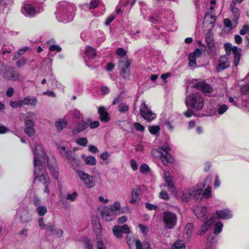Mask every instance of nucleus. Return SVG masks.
Returning <instances> with one entry per match:
<instances>
[{
	"label": "nucleus",
	"instance_id": "nucleus-5",
	"mask_svg": "<svg viewBox=\"0 0 249 249\" xmlns=\"http://www.w3.org/2000/svg\"><path fill=\"white\" fill-rule=\"evenodd\" d=\"M76 173L78 177L83 181L87 188L90 189L95 186L96 181L93 176L79 170L76 171Z\"/></svg>",
	"mask_w": 249,
	"mask_h": 249
},
{
	"label": "nucleus",
	"instance_id": "nucleus-28",
	"mask_svg": "<svg viewBox=\"0 0 249 249\" xmlns=\"http://www.w3.org/2000/svg\"><path fill=\"white\" fill-rule=\"evenodd\" d=\"M140 189L139 188H134L132 191L131 198L130 202L131 204H136L138 203L140 200Z\"/></svg>",
	"mask_w": 249,
	"mask_h": 249
},
{
	"label": "nucleus",
	"instance_id": "nucleus-61",
	"mask_svg": "<svg viewBox=\"0 0 249 249\" xmlns=\"http://www.w3.org/2000/svg\"><path fill=\"white\" fill-rule=\"evenodd\" d=\"M138 227L141 230V232L144 235H146L148 231V228L147 227L144 226L142 224H139L138 225Z\"/></svg>",
	"mask_w": 249,
	"mask_h": 249
},
{
	"label": "nucleus",
	"instance_id": "nucleus-3",
	"mask_svg": "<svg viewBox=\"0 0 249 249\" xmlns=\"http://www.w3.org/2000/svg\"><path fill=\"white\" fill-rule=\"evenodd\" d=\"M185 104L186 106L190 107L196 110H200L204 107V102L201 95L198 93L196 92L186 96Z\"/></svg>",
	"mask_w": 249,
	"mask_h": 249
},
{
	"label": "nucleus",
	"instance_id": "nucleus-32",
	"mask_svg": "<svg viewBox=\"0 0 249 249\" xmlns=\"http://www.w3.org/2000/svg\"><path fill=\"white\" fill-rule=\"evenodd\" d=\"M98 113L100 114V120L102 121L107 122L109 120L108 114L104 107H101L98 108Z\"/></svg>",
	"mask_w": 249,
	"mask_h": 249
},
{
	"label": "nucleus",
	"instance_id": "nucleus-38",
	"mask_svg": "<svg viewBox=\"0 0 249 249\" xmlns=\"http://www.w3.org/2000/svg\"><path fill=\"white\" fill-rule=\"evenodd\" d=\"M191 193H192V191L191 188L184 190L182 192L181 196L182 200L184 201H188L189 199L192 197Z\"/></svg>",
	"mask_w": 249,
	"mask_h": 249
},
{
	"label": "nucleus",
	"instance_id": "nucleus-37",
	"mask_svg": "<svg viewBox=\"0 0 249 249\" xmlns=\"http://www.w3.org/2000/svg\"><path fill=\"white\" fill-rule=\"evenodd\" d=\"M208 48L215 53L214 42L213 37L211 35H209L206 37Z\"/></svg>",
	"mask_w": 249,
	"mask_h": 249
},
{
	"label": "nucleus",
	"instance_id": "nucleus-40",
	"mask_svg": "<svg viewBox=\"0 0 249 249\" xmlns=\"http://www.w3.org/2000/svg\"><path fill=\"white\" fill-rule=\"evenodd\" d=\"M215 16L214 14L211 13H206L205 16V20L206 21L208 22L213 26L215 22Z\"/></svg>",
	"mask_w": 249,
	"mask_h": 249
},
{
	"label": "nucleus",
	"instance_id": "nucleus-49",
	"mask_svg": "<svg viewBox=\"0 0 249 249\" xmlns=\"http://www.w3.org/2000/svg\"><path fill=\"white\" fill-rule=\"evenodd\" d=\"M149 131L151 134L155 135L159 133L160 128L158 125L150 126L148 128Z\"/></svg>",
	"mask_w": 249,
	"mask_h": 249
},
{
	"label": "nucleus",
	"instance_id": "nucleus-63",
	"mask_svg": "<svg viewBox=\"0 0 249 249\" xmlns=\"http://www.w3.org/2000/svg\"><path fill=\"white\" fill-rule=\"evenodd\" d=\"M148 20L150 22H152L154 24H157L160 23L161 21V19L160 18H154L153 17H149L148 18Z\"/></svg>",
	"mask_w": 249,
	"mask_h": 249
},
{
	"label": "nucleus",
	"instance_id": "nucleus-10",
	"mask_svg": "<svg viewBox=\"0 0 249 249\" xmlns=\"http://www.w3.org/2000/svg\"><path fill=\"white\" fill-rule=\"evenodd\" d=\"M85 55L84 56V60L86 64L92 63L95 58L97 53L94 48L90 47H86L85 50Z\"/></svg>",
	"mask_w": 249,
	"mask_h": 249
},
{
	"label": "nucleus",
	"instance_id": "nucleus-7",
	"mask_svg": "<svg viewBox=\"0 0 249 249\" xmlns=\"http://www.w3.org/2000/svg\"><path fill=\"white\" fill-rule=\"evenodd\" d=\"M224 48L225 51H232L234 55V66L237 67L240 60L241 50L236 46L233 47L231 44L229 42L224 44Z\"/></svg>",
	"mask_w": 249,
	"mask_h": 249
},
{
	"label": "nucleus",
	"instance_id": "nucleus-4",
	"mask_svg": "<svg viewBox=\"0 0 249 249\" xmlns=\"http://www.w3.org/2000/svg\"><path fill=\"white\" fill-rule=\"evenodd\" d=\"M162 220L165 227L172 229L177 225L178 217L175 213L167 211L163 213Z\"/></svg>",
	"mask_w": 249,
	"mask_h": 249
},
{
	"label": "nucleus",
	"instance_id": "nucleus-22",
	"mask_svg": "<svg viewBox=\"0 0 249 249\" xmlns=\"http://www.w3.org/2000/svg\"><path fill=\"white\" fill-rule=\"evenodd\" d=\"M236 1H232L231 4V11L233 15V22L235 23V26L237 24V20L240 15L239 9L236 7Z\"/></svg>",
	"mask_w": 249,
	"mask_h": 249
},
{
	"label": "nucleus",
	"instance_id": "nucleus-41",
	"mask_svg": "<svg viewBox=\"0 0 249 249\" xmlns=\"http://www.w3.org/2000/svg\"><path fill=\"white\" fill-rule=\"evenodd\" d=\"M193 229V225L192 223H188L186 224L185 230H184V233L185 235H186V238L189 239L192 234V230Z\"/></svg>",
	"mask_w": 249,
	"mask_h": 249
},
{
	"label": "nucleus",
	"instance_id": "nucleus-58",
	"mask_svg": "<svg viewBox=\"0 0 249 249\" xmlns=\"http://www.w3.org/2000/svg\"><path fill=\"white\" fill-rule=\"evenodd\" d=\"M84 246L85 249H93L92 242L89 239H86L84 241Z\"/></svg>",
	"mask_w": 249,
	"mask_h": 249
},
{
	"label": "nucleus",
	"instance_id": "nucleus-25",
	"mask_svg": "<svg viewBox=\"0 0 249 249\" xmlns=\"http://www.w3.org/2000/svg\"><path fill=\"white\" fill-rule=\"evenodd\" d=\"M88 126L89 124L87 122L84 121H81L78 124H77L75 127L72 130V134L76 135L87 129Z\"/></svg>",
	"mask_w": 249,
	"mask_h": 249
},
{
	"label": "nucleus",
	"instance_id": "nucleus-43",
	"mask_svg": "<svg viewBox=\"0 0 249 249\" xmlns=\"http://www.w3.org/2000/svg\"><path fill=\"white\" fill-rule=\"evenodd\" d=\"M185 245L184 243V242L182 240H178L176 241L175 243L171 247V249H185Z\"/></svg>",
	"mask_w": 249,
	"mask_h": 249
},
{
	"label": "nucleus",
	"instance_id": "nucleus-1",
	"mask_svg": "<svg viewBox=\"0 0 249 249\" xmlns=\"http://www.w3.org/2000/svg\"><path fill=\"white\" fill-rule=\"evenodd\" d=\"M34 155L35 180L41 182L45 186L44 192L49 194L50 193L49 189L50 181L47 173L43 168V166L47 162V159L44 154L42 145H36L34 149Z\"/></svg>",
	"mask_w": 249,
	"mask_h": 249
},
{
	"label": "nucleus",
	"instance_id": "nucleus-33",
	"mask_svg": "<svg viewBox=\"0 0 249 249\" xmlns=\"http://www.w3.org/2000/svg\"><path fill=\"white\" fill-rule=\"evenodd\" d=\"M20 218L21 222L26 223L31 220V216L27 209H23L20 213Z\"/></svg>",
	"mask_w": 249,
	"mask_h": 249
},
{
	"label": "nucleus",
	"instance_id": "nucleus-13",
	"mask_svg": "<svg viewBox=\"0 0 249 249\" xmlns=\"http://www.w3.org/2000/svg\"><path fill=\"white\" fill-rule=\"evenodd\" d=\"M193 87L198 89L201 90L206 93H211L213 91V89L210 85L206 84L202 81L198 82L194 84L193 85Z\"/></svg>",
	"mask_w": 249,
	"mask_h": 249
},
{
	"label": "nucleus",
	"instance_id": "nucleus-52",
	"mask_svg": "<svg viewBox=\"0 0 249 249\" xmlns=\"http://www.w3.org/2000/svg\"><path fill=\"white\" fill-rule=\"evenodd\" d=\"M117 227H120V226H115L113 228V233L116 237L118 238H121L122 237V231L121 229L118 230Z\"/></svg>",
	"mask_w": 249,
	"mask_h": 249
},
{
	"label": "nucleus",
	"instance_id": "nucleus-47",
	"mask_svg": "<svg viewBox=\"0 0 249 249\" xmlns=\"http://www.w3.org/2000/svg\"><path fill=\"white\" fill-rule=\"evenodd\" d=\"M129 108V106L124 103H121L118 106V110L121 113L127 112Z\"/></svg>",
	"mask_w": 249,
	"mask_h": 249
},
{
	"label": "nucleus",
	"instance_id": "nucleus-54",
	"mask_svg": "<svg viewBox=\"0 0 249 249\" xmlns=\"http://www.w3.org/2000/svg\"><path fill=\"white\" fill-rule=\"evenodd\" d=\"M140 171L142 174H146L150 171V168L147 164L143 163L140 166Z\"/></svg>",
	"mask_w": 249,
	"mask_h": 249
},
{
	"label": "nucleus",
	"instance_id": "nucleus-35",
	"mask_svg": "<svg viewBox=\"0 0 249 249\" xmlns=\"http://www.w3.org/2000/svg\"><path fill=\"white\" fill-rule=\"evenodd\" d=\"M109 209L112 210L113 213L115 215H118L120 213L121 205L120 203L117 201L109 207Z\"/></svg>",
	"mask_w": 249,
	"mask_h": 249
},
{
	"label": "nucleus",
	"instance_id": "nucleus-29",
	"mask_svg": "<svg viewBox=\"0 0 249 249\" xmlns=\"http://www.w3.org/2000/svg\"><path fill=\"white\" fill-rule=\"evenodd\" d=\"M4 76L10 81L21 80V77L18 73H14L12 71L5 73Z\"/></svg>",
	"mask_w": 249,
	"mask_h": 249
},
{
	"label": "nucleus",
	"instance_id": "nucleus-24",
	"mask_svg": "<svg viewBox=\"0 0 249 249\" xmlns=\"http://www.w3.org/2000/svg\"><path fill=\"white\" fill-rule=\"evenodd\" d=\"M44 154L46 158L47 159V162L45 164V165L43 166V168H44L45 166H46L47 165L52 176L54 178V179H57L58 178V168L55 165H51L49 164L48 158L45 153ZM44 169L46 171L45 169Z\"/></svg>",
	"mask_w": 249,
	"mask_h": 249
},
{
	"label": "nucleus",
	"instance_id": "nucleus-57",
	"mask_svg": "<svg viewBox=\"0 0 249 249\" xmlns=\"http://www.w3.org/2000/svg\"><path fill=\"white\" fill-rule=\"evenodd\" d=\"M117 228L118 229V230L121 229L122 232L124 233H129L130 232V229L126 224L122 226H120V227H117Z\"/></svg>",
	"mask_w": 249,
	"mask_h": 249
},
{
	"label": "nucleus",
	"instance_id": "nucleus-15",
	"mask_svg": "<svg viewBox=\"0 0 249 249\" xmlns=\"http://www.w3.org/2000/svg\"><path fill=\"white\" fill-rule=\"evenodd\" d=\"M216 217L214 216L212 217L209 220L207 221L197 231V233L199 235H203L209 229V227H211L215 222Z\"/></svg>",
	"mask_w": 249,
	"mask_h": 249
},
{
	"label": "nucleus",
	"instance_id": "nucleus-60",
	"mask_svg": "<svg viewBox=\"0 0 249 249\" xmlns=\"http://www.w3.org/2000/svg\"><path fill=\"white\" fill-rule=\"evenodd\" d=\"M77 196V193L76 192H73L72 194H69L67 196V199L71 200V201H74L76 197Z\"/></svg>",
	"mask_w": 249,
	"mask_h": 249
},
{
	"label": "nucleus",
	"instance_id": "nucleus-19",
	"mask_svg": "<svg viewBox=\"0 0 249 249\" xmlns=\"http://www.w3.org/2000/svg\"><path fill=\"white\" fill-rule=\"evenodd\" d=\"M134 2L129 3L128 1H120L116 9V12L119 13L121 12L127 11L131 8Z\"/></svg>",
	"mask_w": 249,
	"mask_h": 249
},
{
	"label": "nucleus",
	"instance_id": "nucleus-56",
	"mask_svg": "<svg viewBox=\"0 0 249 249\" xmlns=\"http://www.w3.org/2000/svg\"><path fill=\"white\" fill-rule=\"evenodd\" d=\"M228 109V107L226 105H222L218 108V113L222 115Z\"/></svg>",
	"mask_w": 249,
	"mask_h": 249
},
{
	"label": "nucleus",
	"instance_id": "nucleus-23",
	"mask_svg": "<svg viewBox=\"0 0 249 249\" xmlns=\"http://www.w3.org/2000/svg\"><path fill=\"white\" fill-rule=\"evenodd\" d=\"M195 214L200 220L205 221L207 219V208L201 207L195 211Z\"/></svg>",
	"mask_w": 249,
	"mask_h": 249
},
{
	"label": "nucleus",
	"instance_id": "nucleus-30",
	"mask_svg": "<svg viewBox=\"0 0 249 249\" xmlns=\"http://www.w3.org/2000/svg\"><path fill=\"white\" fill-rule=\"evenodd\" d=\"M22 100L23 105L31 106H35L37 104V99L33 96H28L23 98Z\"/></svg>",
	"mask_w": 249,
	"mask_h": 249
},
{
	"label": "nucleus",
	"instance_id": "nucleus-39",
	"mask_svg": "<svg viewBox=\"0 0 249 249\" xmlns=\"http://www.w3.org/2000/svg\"><path fill=\"white\" fill-rule=\"evenodd\" d=\"M54 40L51 39L47 42V44L49 46V50L50 51H57L60 52L61 51V48L57 45L53 44Z\"/></svg>",
	"mask_w": 249,
	"mask_h": 249
},
{
	"label": "nucleus",
	"instance_id": "nucleus-64",
	"mask_svg": "<svg viewBox=\"0 0 249 249\" xmlns=\"http://www.w3.org/2000/svg\"><path fill=\"white\" fill-rule=\"evenodd\" d=\"M110 156V154L107 151L104 152L100 156V158L104 160H107Z\"/></svg>",
	"mask_w": 249,
	"mask_h": 249
},
{
	"label": "nucleus",
	"instance_id": "nucleus-27",
	"mask_svg": "<svg viewBox=\"0 0 249 249\" xmlns=\"http://www.w3.org/2000/svg\"><path fill=\"white\" fill-rule=\"evenodd\" d=\"M160 158L162 163L166 165L169 162H173L174 159L169 153H162L160 154Z\"/></svg>",
	"mask_w": 249,
	"mask_h": 249
},
{
	"label": "nucleus",
	"instance_id": "nucleus-51",
	"mask_svg": "<svg viewBox=\"0 0 249 249\" xmlns=\"http://www.w3.org/2000/svg\"><path fill=\"white\" fill-rule=\"evenodd\" d=\"M171 150V148L169 146L165 145L160 147H159L157 149V152L160 154H162V153H169V152Z\"/></svg>",
	"mask_w": 249,
	"mask_h": 249
},
{
	"label": "nucleus",
	"instance_id": "nucleus-18",
	"mask_svg": "<svg viewBox=\"0 0 249 249\" xmlns=\"http://www.w3.org/2000/svg\"><path fill=\"white\" fill-rule=\"evenodd\" d=\"M201 51L196 49L193 53H191L188 57L189 65L190 67L195 68L196 66V59L201 55Z\"/></svg>",
	"mask_w": 249,
	"mask_h": 249
},
{
	"label": "nucleus",
	"instance_id": "nucleus-16",
	"mask_svg": "<svg viewBox=\"0 0 249 249\" xmlns=\"http://www.w3.org/2000/svg\"><path fill=\"white\" fill-rule=\"evenodd\" d=\"M205 184H201L200 186H196L191 188L192 191V196L196 199H199L202 198L203 189Z\"/></svg>",
	"mask_w": 249,
	"mask_h": 249
},
{
	"label": "nucleus",
	"instance_id": "nucleus-14",
	"mask_svg": "<svg viewBox=\"0 0 249 249\" xmlns=\"http://www.w3.org/2000/svg\"><path fill=\"white\" fill-rule=\"evenodd\" d=\"M101 214L102 218L107 222L112 221L115 217L112 210H109L108 207H104L101 211Z\"/></svg>",
	"mask_w": 249,
	"mask_h": 249
},
{
	"label": "nucleus",
	"instance_id": "nucleus-34",
	"mask_svg": "<svg viewBox=\"0 0 249 249\" xmlns=\"http://www.w3.org/2000/svg\"><path fill=\"white\" fill-rule=\"evenodd\" d=\"M82 158L84 160L85 163L86 165L93 166L96 164L97 160L93 156H86L85 155H83L82 156Z\"/></svg>",
	"mask_w": 249,
	"mask_h": 249
},
{
	"label": "nucleus",
	"instance_id": "nucleus-17",
	"mask_svg": "<svg viewBox=\"0 0 249 249\" xmlns=\"http://www.w3.org/2000/svg\"><path fill=\"white\" fill-rule=\"evenodd\" d=\"M62 156L70 160L73 166L79 165V160L76 158V155L71 150H67Z\"/></svg>",
	"mask_w": 249,
	"mask_h": 249
},
{
	"label": "nucleus",
	"instance_id": "nucleus-48",
	"mask_svg": "<svg viewBox=\"0 0 249 249\" xmlns=\"http://www.w3.org/2000/svg\"><path fill=\"white\" fill-rule=\"evenodd\" d=\"M116 53L118 56L121 57L119 60L122 58H127V57L125 56L126 54V51L122 48H119L117 49Z\"/></svg>",
	"mask_w": 249,
	"mask_h": 249
},
{
	"label": "nucleus",
	"instance_id": "nucleus-6",
	"mask_svg": "<svg viewBox=\"0 0 249 249\" xmlns=\"http://www.w3.org/2000/svg\"><path fill=\"white\" fill-rule=\"evenodd\" d=\"M130 62L128 58H122L119 60L120 74L124 79H128L130 75Z\"/></svg>",
	"mask_w": 249,
	"mask_h": 249
},
{
	"label": "nucleus",
	"instance_id": "nucleus-9",
	"mask_svg": "<svg viewBox=\"0 0 249 249\" xmlns=\"http://www.w3.org/2000/svg\"><path fill=\"white\" fill-rule=\"evenodd\" d=\"M127 243L130 249L135 245L136 249H153L148 242L142 243L139 240H135L131 237H127Z\"/></svg>",
	"mask_w": 249,
	"mask_h": 249
},
{
	"label": "nucleus",
	"instance_id": "nucleus-59",
	"mask_svg": "<svg viewBox=\"0 0 249 249\" xmlns=\"http://www.w3.org/2000/svg\"><path fill=\"white\" fill-rule=\"evenodd\" d=\"M224 24L225 25V27L226 28H228L230 29H232L233 27H235L236 25L234 26H232V23L231 21V20L229 18H226L224 20Z\"/></svg>",
	"mask_w": 249,
	"mask_h": 249
},
{
	"label": "nucleus",
	"instance_id": "nucleus-2",
	"mask_svg": "<svg viewBox=\"0 0 249 249\" xmlns=\"http://www.w3.org/2000/svg\"><path fill=\"white\" fill-rule=\"evenodd\" d=\"M73 8L66 1H60L57 5L56 14L64 22H69L73 20Z\"/></svg>",
	"mask_w": 249,
	"mask_h": 249
},
{
	"label": "nucleus",
	"instance_id": "nucleus-46",
	"mask_svg": "<svg viewBox=\"0 0 249 249\" xmlns=\"http://www.w3.org/2000/svg\"><path fill=\"white\" fill-rule=\"evenodd\" d=\"M36 212L39 216H43L47 213V209L45 206H39L36 207Z\"/></svg>",
	"mask_w": 249,
	"mask_h": 249
},
{
	"label": "nucleus",
	"instance_id": "nucleus-50",
	"mask_svg": "<svg viewBox=\"0 0 249 249\" xmlns=\"http://www.w3.org/2000/svg\"><path fill=\"white\" fill-rule=\"evenodd\" d=\"M10 106L13 108H18L21 107L23 105L22 100H18L16 101H11L10 102Z\"/></svg>",
	"mask_w": 249,
	"mask_h": 249
},
{
	"label": "nucleus",
	"instance_id": "nucleus-55",
	"mask_svg": "<svg viewBox=\"0 0 249 249\" xmlns=\"http://www.w3.org/2000/svg\"><path fill=\"white\" fill-rule=\"evenodd\" d=\"M212 192V188L211 187H207L205 190L202 195L206 198H209L211 196Z\"/></svg>",
	"mask_w": 249,
	"mask_h": 249
},
{
	"label": "nucleus",
	"instance_id": "nucleus-44",
	"mask_svg": "<svg viewBox=\"0 0 249 249\" xmlns=\"http://www.w3.org/2000/svg\"><path fill=\"white\" fill-rule=\"evenodd\" d=\"M67 125V122L64 120L60 119L57 121L55 123L57 131H61Z\"/></svg>",
	"mask_w": 249,
	"mask_h": 249
},
{
	"label": "nucleus",
	"instance_id": "nucleus-21",
	"mask_svg": "<svg viewBox=\"0 0 249 249\" xmlns=\"http://www.w3.org/2000/svg\"><path fill=\"white\" fill-rule=\"evenodd\" d=\"M215 215L219 219H228L232 216L231 212L226 209L216 211Z\"/></svg>",
	"mask_w": 249,
	"mask_h": 249
},
{
	"label": "nucleus",
	"instance_id": "nucleus-8",
	"mask_svg": "<svg viewBox=\"0 0 249 249\" xmlns=\"http://www.w3.org/2000/svg\"><path fill=\"white\" fill-rule=\"evenodd\" d=\"M140 113L144 120L148 122L152 121L156 117V114L148 107L144 102L141 106Z\"/></svg>",
	"mask_w": 249,
	"mask_h": 249
},
{
	"label": "nucleus",
	"instance_id": "nucleus-26",
	"mask_svg": "<svg viewBox=\"0 0 249 249\" xmlns=\"http://www.w3.org/2000/svg\"><path fill=\"white\" fill-rule=\"evenodd\" d=\"M164 177L168 188L171 192H174L175 191V188L172 182V177L171 176L170 173L168 172H165L164 173Z\"/></svg>",
	"mask_w": 249,
	"mask_h": 249
},
{
	"label": "nucleus",
	"instance_id": "nucleus-45",
	"mask_svg": "<svg viewBox=\"0 0 249 249\" xmlns=\"http://www.w3.org/2000/svg\"><path fill=\"white\" fill-rule=\"evenodd\" d=\"M208 240L211 243V245H208L206 247V249H214L215 244L217 242V240L215 236L213 235H209L208 238Z\"/></svg>",
	"mask_w": 249,
	"mask_h": 249
},
{
	"label": "nucleus",
	"instance_id": "nucleus-36",
	"mask_svg": "<svg viewBox=\"0 0 249 249\" xmlns=\"http://www.w3.org/2000/svg\"><path fill=\"white\" fill-rule=\"evenodd\" d=\"M99 1H88L82 6L85 10L91 9L96 8L99 4Z\"/></svg>",
	"mask_w": 249,
	"mask_h": 249
},
{
	"label": "nucleus",
	"instance_id": "nucleus-53",
	"mask_svg": "<svg viewBox=\"0 0 249 249\" xmlns=\"http://www.w3.org/2000/svg\"><path fill=\"white\" fill-rule=\"evenodd\" d=\"M88 140L86 138H80L76 140V143L79 145L86 146L88 144Z\"/></svg>",
	"mask_w": 249,
	"mask_h": 249
},
{
	"label": "nucleus",
	"instance_id": "nucleus-31",
	"mask_svg": "<svg viewBox=\"0 0 249 249\" xmlns=\"http://www.w3.org/2000/svg\"><path fill=\"white\" fill-rule=\"evenodd\" d=\"M27 124H25L24 132L30 137L34 136L35 134V129L34 128L35 123L28 122Z\"/></svg>",
	"mask_w": 249,
	"mask_h": 249
},
{
	"label": "nucleus",
	"instance_id": "nucleus-12",
	"mask_svg": "<svg viewBox=\"0 0 249 249\" xmlns=\"http://www.w3.org/2000/svg\"><path fill=\"white\" fill-rule=\"evenodd\" d=\"M21 12L26 17H32L37 12L35 6L30 4H25L21 9Z\"/></svg>",
	"mask_w": 249,
	"mask_h": 249
},
{
	"label": "nucleus",
	"instance_id": "nucleus-11",
	"mask_svg": "<svg viewBox=\"0 0 249 249\" xmlns=\"http://www.w3.org/2000/svg\"><path fill=\"white\" fill-rule=\"evenodd\" d=\"M230 66L229 57L226 55L221 56L218 60V64L216 66L217 71L220 72L228 68Z\"/></svg>",
	"mask_w": 249,
	"mask_h": 249
},
{
	"label": "nucleus",
	"instance_id": "nucleus-62",
	"mask_svg": "<svg viewBox=\"0 0 249 249\" xmlns=\"http://www.w3.org/2000/svg\"><path fill=\"white\" fill-rule=\"evenodd\" d=\"M249 32V25H245L243 26L242 28L240 31V34L241 35H245Z\"/></svg>",
	"mask_w": 249,
	"mask_h": 249
},
{
	"label": "nucleus",
	"instance_id": "nucleus-42",
	"mask_svg": "<svg viewBox=\"0 0 249 249\" xmlns=\"http://www.w3.org/2000/svg\"><path fill=\"white\" fill-rule=\"evenodd\" d=\"M223 224L221 222H217L214 225L213 233L215 235L220 233L223 229Z\"/></svg>",
	"mask_w": 249,
	"mask_h": 249
},
{
	"label": "nucleus",
	"instance_id": "nucleus-20",
	"mask_svg": "<svg viewBox=\"0 0 249 249\" xmlns=\"http://www.w3.org/2000/svg\"><path fill=\"white\" fill-rule=\"evenodd\" d=\"M19 118L23 119L24 121V124H29L28 122L31 123H35L34 120L36 119V114L32 111L27 112L25 114H20Z\"/></svg>",
	"mask_w": 249,
	"mask_h": 249
}]
</instances>
